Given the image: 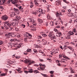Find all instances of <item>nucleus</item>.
<instances>
[{
  "mask_svg": "<svg viewBox=\"0 0 77 77\" xmlns=\"http://www.w3.org/2000/svg\"><path fill=\"white\" fill-rule=\"evenodd\" d=\"M24 35L25 37H26V38H24V41L25 42L29 40V39H30L32 36L31 34L28 33H25Z\"/></svg>",
  "mask_w": 77,
  "mask_h": 77,
  "instance_id": "1",
  "label": "nucleus"
},
{
  "mask_svg": "<svg viewBox=\"0 0 77 77\" xmlns=\"http://www.w3.org/2000/svg\"><path fill=\"white\" fill-rule=\"evenodd\" d=\"M51 38H53V39H55L56 37H55V35H54L52 33V32H50L49 33V34L48 35Z\"/></svg>",
  "mask_w": 77,
  "mask_h": 77,
  "instance_id": "2",
  "label": "nucleus"
},
{
  "mask_svg": "<svg viewBox=\"0 0 77 77\" xmlns=\"http://www.w3.org/2000/svg\"><path fill=\"white\" fill-rule=\"evenodd\" d=\"M22 44H16L14 45V47H20L22 46Z\"/></svg>",
  "mask_w": 77,
  "mask_h": 77,
  "instance_id": "3",
  "label": "nucleus"
},
{
  "mask_svg": "<svg viewBox=\"0 0 77 77\" xmlns=\"http://www.w3.org/2000/svg\"><path fill=\"white\" fill-rule=\"evenodd\" d=\"M8 18V16L6 15H4L2 16V19L5 21L7 20Z\"/></svg>",
  "mask_w": 77,
  "mask_h": 77,
  "instance_id": "4",
  "label": "nucleus"
},
{
  "mask_svg": "<svg viewBox=\"0 0 77 77\" xmlns=\"http://www.w3.org/2000/svg\"><path fill=\"white\" fill-rule=\"evenodd\" d=\"M12 3L14 5H16L18 3V1L17 0H13L12 1Z\"/></svg>",
  "mask_w": 77,
  "mask_h": 77,
  "instance_id": "5",
  "label": "nucleus"
},
{
  "mask_svg": "<svg viewBox=\"0 0 77 77\" xmlns=\"http://www.w3.org/2000/svg\"><path fill=\"white\" fill-rule=\"evenodd\" d=\"M38 12L39 13H40V14L38 16L40 17V15H41V14H43V10H42V9H39Z\"/></svg>",
  "mask_w": 77,
  "mask_h": 77,
  "instance_id": "6",
  "label": "nucleus"
},
{
  "mask_svg": "<svg viewBox=\"0 0 77 77\" xmlns=\"http://www.w3.org/2000/svg\"><path fill=\"white\" fill-rule=\"evenodd\" d=\"M62 35V33L61 32H57V33L56 34V36H57V37H60V36Z\"/></svg>",
  "mask_w": 77,
  "mask_h": 77,
  "instance_id": "7",
  "label": "nucleus"
},
{
  "mask_svg": "<svg viewBox=\"0 0 77 77\" xmlns=\"http://www.w3.org/2000/svg\"><path fill=\"white\" fill-rule=\"evenodd\" d=\"M73 32H75V35H77V31H76V29H75L74 28L73 29Z\"/></svg>",
  "mask_w": 77,
  "mask_h": 77,
  "instance_id": "8",
  "label": "nucleus"
},
{
  "mask_svg": "<svg viewBox=\"0 0 77 77\" xmlns=\"http://www.w3.org/2000/svg\"><path fill=\"white\" fill-rule=\"evenodd\" d=\"M29 21H30V22H32V23H35V22H36V21H34L33 20V19L30 18V19H29Z\"/></svg>",
  "mask_w": 77,
  "mask_h": 77,
  "instance_id": "9",
  "label": "nucleus"
},
{
  "mask_svg": "<svg viewBox=\"0 0 77 77\" xmlns=\"http://www.w3.org/2000/svg\"><path fill=\"white\" fill-rule=\"evenodd\" d=\"M38 23H43V20L39 18L38 19Z\"/></svg>",
  "mask_w": 77,
  "mask_h": 77,
  "instance_id": "10",
  "label": "nucleus"
},
{
  "mask_svg": "<svg viewBox=\"0 0 77 77\" xmlns=\"http://www.w3.org/2000/svg\"><path fill=\"white\" fill-rule=\"evenodd\" d=\"M24 62L27 63H29V62H30V60H29L26 59L24 60Z\"/></svg>",
  "mask_w": 77,
  "mask_h": 77,
  "instance_id": "11",
  "label": "nucleus"
},
{
  "mask_svg": "<svg viewBox=\"0 0 77 77\" xmlns=\"http://www.w3.org/2000/svg\"><path fill=\"white\" fill-rule=\"evenodd\" d=\"M56 15L57 17H60V15H62V14H60L58 13H57Z\"/></svg>",
  "mask_w": 77,
  "mask_h": 77,
  "instance_id": "12",
  "label": "nucleus"
},
{
  "mask_svg": "<svg viewBox=\"0 0 77 77\" xmlns=\"http://www.w3.org/2000/svg\"><path fill=\"white\" fill-rule=\"evenodd\" d=\"M15 54H14L12 55V57H15L16 59H19V58H20V56L15 57Z\"/></svg>",
  "mask_w": 77,
  "mask_h": 77,
  "instance_id": "13",
  "label": "nucleus"
},
{
  "mask_svg": "<svg viewBox=\"0 0 77 77\" xmlns=\"http://www.w3.org/2000/svg\"><path fill=\"white\" fill-rule=\"evenodd\" d=\"M47 18L48 20H51V17H50L49 14H48L47 15Z\"/></svg>",
  "mask_w": 77,
  "mask_h": 77,
  "instance_id": "14",
  "label": "nucleus"
},
{
  "mask_svg": "<svg viewBox=\"0 0 77 77\" xmlns=\"http://www.w3.org/2000/svg\"><path fill=\"white\" fill-rule=\"evenodd\" d=\"M11 25L13 26H14L16 25V22H12L11 23Z\"/></svg>",
  "mask_w": 77,
  "mask_h": 77,
  "instance_id": "15",
  "label": "nucleus"
},
{
  "mask_svg": "<svg viewBox=\"0 0 77 77\" xmlns=\"http://www.w3.org/2000/svg\"><path fill=\"white\" fill-rule=\"evenodd\" d=\"M34 47L35 48H39V45H37L36 44H35Z\"/></svg>",
  "mask_w": 77,
  "mask_h": 77,
  "instance_id": "16",
  "label": "nucleus"
},
{
  "mask_svg": "<svg viewBox=\"0 0 77 77\" xmlns=\"http://www.w3.org/2000/svg\"><path fill=\"white\" fill-rule=\"evenodd\" d=\"M11 16L12 17H14V16H15V13L14 12H12L11 14Z\"/></svg>",
  "mask_w": 77,
  "mask_h": 77,
  "instance_id": "17",
  "label": "nucleus"
},
{
  "mask_svg": "<svg viewBox=\"0 0 77 77\" xmlns=\"http://www.w3.org/2000/svg\"><path fill=\"white\" fill-rule=\"evenodd\" d=\"M69 34L70 35H73L74 34V33L72 31L70 32Z\"/></svg>",
  "mask_w": 77,
  "mask_h": 77,
  "instance_id": "18",
  "label": "nucleus"
},
{
  "mask_svg": "<svg viewBox=\"0 0 77 77\" xmlns=\"http://www.w3.org/2000/svg\"><path fill=\"white\" fill-rule=\"evenodd\" d=\"M34 73L35 74H37V73H39V72L37 70H35L34 71Z\"/></svg>",
  "mask_w": 77,
  "mask_h": 77,
  "instance_id": "19",
  "label": "nucleus"
},
{
  "mask_svg": "<svg viewBox=\"0 0 77 77\" xmlns=\"http://www.w3.org/2000/svg\"><path fill=\"white\" fill-rule=\"evenodd\" d=\"M68 48H69L70 50H72V51H73L74 50V49H73V48L72 47H68Z\"/></svg>",
  "mask_w": 77,
  "mask_h": 77,
  "instance_id": "20",
  "label": "nucleus"
},
{
  "mask_svg": "<svg viewBox=\"0 0 77 77\" xmlns=\"http://www.w3.org/2000/svg\"><path fill=\"white\" fill-rule=\"evenodd\" d=\"M12 0H9L7 1V4H9V3H10L11 2L12 3Z\"/></svg>",
  "mask_w": 77,
  "mask_h": 77,
  "instance_id": "21",
  "label": "nucleus"
},
{
  "mask_svg": "<svg viewBox=\"0 0 77 77\" xmlns=\"http://www.w3.org/2000/svg\"><path fill=\"white\" fill-rule=\"evenodd\" d=\"M30 5H30V7L31 8H33V3H32V2H31L30 3Z\"/></svg>",
  "mask_w": 77,
  "mask_h": 77,
  "instance_id": "22",
  "label": "nucleus"
},
{
  "mask_svg": "<svg viewBox=\"0 0 77 77\" xmlns=\"http://www.w3.org/2000/svg\"><path fill=\"white\" fill-rule=\"evenodd\" d=\"M42 41L45 44H47V42L44 39H42Z\"/></svg>",
  "mask_w": 77,
  "mask_h": 77,
  "instance_id": "23",
  "label": "nucleus"
},
{
  "mask_svg": "<svg viewBox=\"0 0 77 77\" xmlns=\"http://www.w3.org/2000/svg\"><path fill=\"white\" fill-rule=\"evenodd\" d=\"M16 70L19 73H21V72H23V71H21V70H19V69H16Z\"/></svg>",
  "mask_w": 77,
  "mask_h": 77,
  "instance_id": "24",
  "label": "nucleus"
},
{
  "mask_svg": "<svg viewBox=\"0 0 77 77\" xmlns=\"http://www.w3.org/2000/svg\"><path fill=\"white\" fill-rule=\"evenodd\" d=\"M42 75V76H44V77H47V75L45 74H42V73L41 74Z\"/></svg>",
  "mask_w": 77,
  "mask_h": 77,
  "instance_id": "25",
  "label": "nucleus"
},
{
  "mask_svg": "<svg viewBox=\"0 0 77 77\" xmlns=\"http://www.w3.org/2000/svg\"><path fill=\"white\" fill-rule=\"evenodd\" d=\"M33 72V71L32 70V69H31L30 70L28 71V72H30V73H32Z\"/></svg>",
  "mask_w": 77,
  "mask_h": 77,
  "instance_id": "26",
  "label": "nucleus"
},
{
  "mask_svg": "<svg viewBox=\"0 0 77 77\" xmlns=\"http://www.w3.org/2000/svg\"><path fill=\"white\" fill-rule=\"evenodd\" d=\"M1 76H5L6 75V73H2L0 75Z\"/></svg>",
  "mask_w": 77,
  "mask_h": 77,
  "instance_id": "27",
  "label": "nucleus"
},
{
  "mask_svg": "<svg viewBox=\"0 0 77 77\" xmlns=\"http://www.w3.org/2000/svg\"><path fill=\"white\" fill-rule=\"evenodd\" d=\"M49 72L50 73V74H53V73H54V71H51Z\"/></svg>",
  "mask_w": 77,
  "mask_h": 77,
  "instance_id": "28",
  "label": "nucleus"
},
{
  "mask_svg": "<svg viewBox=\"0 0 77 77\" xmlns=\"http://www.w3.org/2000/svg\"><path fill=\"white\" fill-rule=\"evenodd\" d=\"M32 24L33 26H36L37 25V24H36V23L35 22H33L32 23Z\"/></svg>",
  "mask_w": 77,
  "mask_h": 77,
  "instance_id": "29",
  "label": "nucleus"
},
{
  "mask_svg": "<svg viewBox=\"0 0 77 77\" xmlns=\"http://www.w3.org/2000/svg\"><path fill=\"white\" fill-rule=\"evenodd\" d=\"M31 49H28L27 50V52H30L31 51Z\"/></svg>",
  "mask_w": 77,
  "mask_h": 77,
  "instance_id": "30",
  "label": "nucleus"
},
{
  "mask_svg": "<svg viewBox=\"0 0 77 77\" xmlns=\"http://www.w3.org/2000/svg\"><path fill=\"white\" fill-rule=\"evenodd\" d=\"M14 12H17V11H18V10L17 9L15 8H14Z\"/></svg>",
  "mask_w": 77,
  "mask_h": 77,
  "instance_id": "31",
  "label": "nucleus"
},
{
  "mask_svg": "<svg viewBox=\"0 0 77 77\" xmlns=\"http://www.w3.org/2000/svg\"><path fill=\"white\" fill-rule=\"evenodd\" d=\"M7 24L8 27H10L11 25V23H7Z\"/></svg>",
  "mask_w": 77,
  "mask_h": 77,
  "instance_id": "32",
  "label": "nucleus"
},
{
  "mask_svg": "<svg viewBox=\"0 0 77 77\" xmlns=\"http://www.w3.org/2000/svg\"><path fill=\"white\" fill-rule=\"evenodd\" d=\"M42 36H43V37H46L47 36V35L45 34H43L42 35Z\"/></svg>",
  "mask_w": 77,
  "mask_h": 77,
  "instance_id": "33",
  "label": "nucleus"
},
{
  "mask_svg": "<svg viewBox=\"0 0 77 77\" xmlns=\"http://www.w3.org/2000/svg\"><path fill=\"white\" fill-rule=\"evenodd\" d=\"M60 62H61V61H59V60H57L56 61V63H60Z\"/></svg>",
  "mask_w": 77,
  "mask_h": 77,
  "instance_id": "34",
  "label": "nucleus"
},
{
  "mask_svg": "<svg viewBox=\"0 0 77 77\" xmlns=\"http://www.w3.org/2000/svg\"><path fill=\"white\" fill-rule=\"evenodd\" d=\"M3 44V41H0V45H2Z\"/></svg>",
  "mask_w": 77,
  "mask_h": 77,
  "instance_id": "35",
  "label": "nucleus"
},
{
  "mask_svg": "<svg viewBox=\"0 0 77 77\" xmlns=\"http://www.w3.org/2000/svg\"><path fill=\"white\" fill-rule=\"evenodd\" d=\"M4 3V2H3V1L2 2V1H0V5H2Z\"/></svg>",
  "mask_w": 77,
  "mask_h": 77,
  "instance_id": "36",
  "label": "nucleus"
},
{
  "mask_svg": "<svg viewBox=\"0 0 77 77\" xmlns=\"http://www.w3.org/2000/svg\"><path fill=\"white\" fill-rule=\"evenodd\" d=\"M64 58H65L66 59L69 60L70 59L68 57L66 56L64 57Z\"/></svg>",
  "mask_w": 77,
  "mask_h": 77,
  "instance_id": "37",
  "label": "nucleus"
},
{
  "mask_svg": "<svg viewBox=\"0 0 77 77\" xmlns=\"http://www.w3.org/2000/svg\"><path fill=\"white\" fill-rule=\"evenodd\" d=\"M40 69L41 70H43V69H45V67H40Z\"/></svg>",
  "mask_w": 77,
  "mask_h": 77,
  "instance_id": "38",
  "label": "nucleus"
},
{
  "mask_svg": "<svg viewBox=\"0 0 77 77\" xmlns=\"http://www.w3.org/2000/svg\"><path fill=\"white\" fill-rule=\"evenodd\" d=\"M8 35L10 36H12V33H9L8 34Z\"/></svg>",
  "mask_w": 77,
  "mask_h": 77,
  "instance_id": "39",
  "label": "nucleus"
},
{
  "mask_svg": "<svg viewBox=\"0 0 77 77\" xmlns=\"http://www.w3.org/2000/svg\"><path fill=\"white\" fill-rule=\"evenodd\" d=\"M45 33H48V30H45Z\"/></svg>",
  "mask_w": 77,
  "mask_h": 77,
  "instance_id": "40",
  "label": "nucleus"
},
{
  "mask_svg": "<svg viewBox=\"0 0 77 77\" xmlns=\"http://www.w3.org/2000/svg\"><path fill=\"white\" fill-rule=\"evenodd\" d=\"M64 2H65L66 3H68V2H66V0H63Z\"/></svg>",
  "mask_w": 77,
  "mask_h": 77,
  "instance_id": "41",
  "label": "nucleus"
},
{
  "mask_svg": "<svg viewBox=\"0 0 77 77\" xmlns=\"http://www.w3.org/2000/svg\"><path fill=\"white\" fill-rule=\"evenodd\" d=\"M21 26L23 27V28H25V25L24 24H22L21 25Z\"/></svg>",
  "mask_w": 77,
  "mask_h": 77,
  "instance_id": "42",
  "label": "nucleus"
},
{
  "mask_svg": "<svg viewBox=\"0 0 77 77\" xmlns=\"http://www.w3.org/2000/svg\"><path fill=\"white\" fill-rule=\"evenodd\" d=\"M6 36L7 37V38H10V36H9L8 34H6Z\"/></svg>",
  "mask_w": 77,
  "mask_h": 77,
  "instance_id": "43",
  "label": "nucleus"
},
{
  "mask_svg": "<svg viewBox=\"0 0 77 77\" xmlns=\"http://www.w3.org/2000/svg\"><path fill=\"white\" fill-rule=\"evenodd\" d=\"M32 14L34 15H36V14H37V13L36 12H32Z\"/></svg>",
  "mask_w": 77,
  "mask_h": 77,
  "instance_id": "44",
  "label": "nucleus"
},
{
  "mask_svg": "<svg viewBox=\"0 0 77 77\" xmlns=\"http://www.w3.org/2000/svg\"><path fill=\"white\" fill-rule=\"evenodd\" d=\"M38 39H41L42 38V37L41 36H39L38 37Z\"/></svg>",
  "mask_w": 77,
  "mask_h": 77,
  "instance_id": "45",
  "label": "nucleus"
},
{
  "mask_svg": "<svg viewBox=\"0 0 77 77\" xmlns=\"http://www.w3.org/2000/svg\"><path fill=\"white\" fill-rule=\"evenodd\" d=\"M34 66H39V65L37 64H34Z\"/></svg>",
  "mask_w": 77,
  "mask_h": 77,
  "instance_id": "46",
  "label": "nucleus"
},
{
  "mask_svg": "<svg viewBox=\"0 0 77 77\" xmlns=\"http://www.w3.org/2000/svg\"><path fill=\"white\" fill-rule=\"evenodd\" d=\"M17 36L18 38H20V34L19 33H17Z\"/></svg>",
  "mask_w": 77,
  "mask_h": 77,
  "instance_id": "47",
  "label": "nucleus"
},
{
  "mask_svg": "<svg viewBox=\"0 0 77 77\" xmlns=\"http://www.w3.org/2000/svg\"><path fill=\"white\" fill-rule=\"evenodd\" d=\"M62 55H59V58H60H60H62Z\"/></svg>",
  "mask_w": 77,
  "mask_h": 77,
  "instance_id": "48",
  "label": "nucleus"
},
{
  "mask_svg": "<svg viewBox=\"0 0 77 77\" xmlns=\"http://www.w3.org/2000/svg\"><path fill=\"white\" fill-rule=\"evenodd\" d=\"M54 31L55 32H57V30L56 28H54Z\"/></svg>",
  "mask_w": 77,
  "mask_h": 77,
  "instance_id": "49",
  "label": "nucleus"
},
{
  "mask_svg": "<svg viewBox=\"0 0 77 77\" xmlns=\"http://www.w3.org/2000/svg\"><path fill=\"white\" fill-rule=\"evenodd\" d=\"M35 4L36 5V6H38V5H39V4L37 2H36L35 3Z\"/></svg>",
  "mask_w": 77,
  "mask_h": 77,
  "instance_id": "50",
  "label": "nucleus"
},
{
  "mask_svg": "<svg viewBox=\"0 0 77 77\" xmlns=\"http://www.w3.org/2000/svg\"><path fill=\"white\" fill-rule=\"evenodd\" d=\"M23 8H21V9H20V11H21L22 12H23Z\"/></svg>",
  "mask_w": 77,
  "mask_h": 77,
  "instance_id": "51",
  "label": "nucleus"
},
{
  "mask_svg": "<svg viewBox=\"0 0 77 77\" xmlns=\"http://www.w3.org/2000/svg\"><path fill=\"white\" fill-rule=\"evenodd\" d=\"M33 51H34V52H35V53H36V52H37V50H36L35 49H34Z\"/></svg>",
  "mask_w": 77,
  "mask_h": 77,
  "instance_id": "52",
  "label": "nucleus"
},
{
  "mask_svg": "<svg viewBox=\"0 0 77 77\" xmlns=\"http://www.w3.org/2000/svg\"><path fill=\"white\" fill-rule=\"evenodd\" d=\"M6 66L7 67H9V66H10V65L8 64H7Z\"/></svg>",
  "mask_w": 77,
  "mask_h": 77,
  "instance_id": "53",
  "label": "nucleus"
},
{
  "mask_svg": "<svg viewBox=\"0 0 77 77\" xmlns=\"http://www.w3.org/2000/svg\"><path fill=\"white\" fill-rule=\"evenodd\" d=\"M47 10L48 12H49V11H50V9L49 8H47Z\"/></svg>",
  "mask_w": 77,
  "mask_h": 77,
  "instance_id": "54",
  "label": "nucleus"
},
{
  "mask_svg": "<svg viewBox=\"0 0 77 77\" xmlns=\"http://www.w3.org/2000/svg\"><path fill=\"white\" fill-rule=\"evenodd\" d=\"M9 21H6L4 22V23H5V24H7V23H8V22Z\"/></svg>",
  "mask_w": 77,
  "mask_h": 77,
  "instance_id": "55",
  "label": "nucleus"
},
{
  "mask_svg": "<svg viewBox=\"0 0 77 77\" xmlns=\"http://www.w3.org/2000/svg\"><path fill=\"white\" fill-rule=\"evenodd\" d=\"M31 63H35V61H31Z\"/></svg>",
  "mask_w": 77,
  "mask_h": 77,
  "instance_id": "56",
  "label": "nucleus"
},
{
  "mask_svg": "<svg viewBox=\"0 0 77 77\" xmlns=\"http://www.w3.org/2000/svg\"><path fill=\"white\" fill-rule=\"evenodd\" d=\"M15 30L16 31H18V29L17 28H15Z\"/></svg>",
  "mask_w": 77,
  "mask_h": 77,
  "instance_id": "57",
  "label": "nucleus"
},
{
  "mask_svg": "<svg viewBox=\"0 0 77 77\" xmlns=\"http://www.w3.org/2000/svg\"><path fill=\"white\" fill-rule=\"evenodd\" d=\"M66 46L65 45L64 47H63V48L65 50V49H66Z\"/></svg>",
  "mask_w": 77,
  "mask_h": 77,
  "instance_id": "58",
  "label": "nucleus"
},
{
  "mask_svg": "<svg viewBox=\"0 0 77 77\" xmlns=\"http://www.w3.org/2000/svg\"><path fill=\"white\" fill-rule=\"evenodd\" d=\"M24 72L25 73H28V72H29V71H24Z\"/></svg>",
  "mask_w": 77,
  "mask_h": 77,
  "instance_id": "59",
  "label": "nucleus"
},
{
  "mask_svg": "<svg viewBox=\"0 0 77 77\" xmlns=\"http://www.w3.org/2000/svg\"><path fill=\"white\" fill-rule=\"evenodd\" d=\"M29 65H31V64H32V63L31 62V60H30V62H29Z\"/></svg>",
  "mask_w": 77,
  "mask_h": 77,
  "instance_id": "60",
  "label": "nucleus"
},
{
  "mask_svg": "<svg viewBox=\"0 0 77 77\" xmlns=\"http://www.w3.org/2000/svg\"><path fill=\"white\" fill-rule=\"evenodd\" d=\"M57 64L58 65V66H60V65H61L60 64V63H57Z\"/></svg>",
  "mask_w": 77,
  "mask_h": 77,
  "instance_id": "61",
  "label": "nucleus"
},
{
  "mask_svg": "<svg viewBox=\"0 0 77 77\" xmlns=\"http://www.w3.org/2000/svg\"><path fill=\"white\" fill-rule=\"evenodd\" d=\"M71 73H75V72L74 71H71Z\"/></svg>",
  "mask_w": 77,
  "mask_h": 77,
  "instance_id": "62",
  "label": "nucleus"
},
{
  "mask_svg": "<svg viewBox=\"0 0 77 77\" xmlns=\"http://www.w3.org/2000/svg\"><path fill=\"white\" fill-rule=\"evenodd\" d=\"M75 23H77V20H75V21L74 22Z\"/></svg>",
  "mask_w": 77,
  "mask_h": 77,
  "instance_id": "63",
  "label": "nucleus"
},
{
  "mask_svg": "<svg viewBox=\"0 0 77 77\" xmlns=\"http://www.w3.org/2000/svg\"><path fill=\"white\" fill-rule=\"evenodd\" d=\"M30 27L32 28V27H34V26L33 25H31L30 26Z\"/></svg>",
  "mask_w": 77,
  "mask_h": 77,
  "instance_id": "64",
  "label": "nucleus"
}]
</instances>
